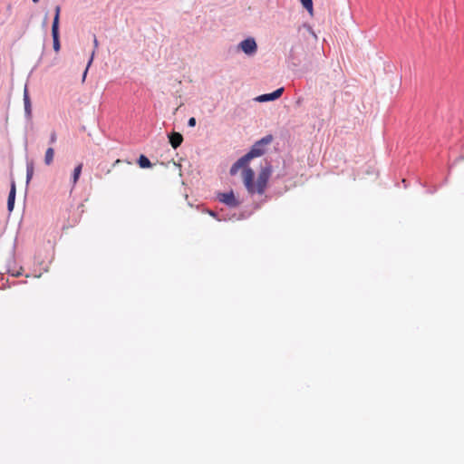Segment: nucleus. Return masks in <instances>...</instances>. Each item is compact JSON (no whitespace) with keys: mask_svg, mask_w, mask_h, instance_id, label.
Wrapping results in <instances>:
<instances>
[{"mask_svg":"<svg viewBox=\"0 0 464 464\" xmlns=\"http://www.w3.org/2000/svg\"><path fill=\"white\" fill-rule=\"evenodd\" d=\"M271 175V168L266 167L261 169L258 174L257 181L254 183V176L255 173L251 169H244L242 177L243 183L245 188H246L247 192L250 194L258 193L263 194L265 192L266 182L269 180Z\"/></svg>","mask_w":464,"mask_h":464,"instance_id":"nucleus-1","label":"nucleus"},{"mask_svg":"<svg viewBox=\"0 0 464 464\" xmlns=\"http://www.w3.org/2000/svg\"><path fill=\"white\" fill-rule=\"evenodd\" d=\"M248 163L247 160L244 159H239L237 160V162L233 163L231 169H230V174L236 175L238 171V169L244 168Z\"/></svg>","mask_w":464,"mask_h":464,"instance_id":"nucleus-10","label":"nucleus"},{"mask_svg":"<svg viewBox=\"0 0 464 464\" xmlns=\"http://www.w3.org/2000/svg\"><path fill=\"white\" fill-rule=\"evenodd\" d=\"M56 141V134L54 131L51 132L50 135V143L53 144Z\"/></svg>","mask_w":464,"mask_h":464,"instance_id":"nucleus-17","label":"nucleus"},{"mask_svg":"<svg viewBox=\"0 0 464 464\" xmlns=\"http://www.w3.org/2000/svg\"><path fill=\"white\" fill-rule=\"evenodd\" d=\"M284 92L283 88H279L276 91L269 93V94H261L258 97H256L255 100L258 102H266L269 101H276L279 99Z\"/></svg>","mask_w":464,"mask_h":464,"instance_id":"nucleus-6","label":"nucleus"},{"mask_svg":"<svg viewBox=\"0 0 464 464\" xmlns=\"http://www.w3.org/2000/svg\"><path fill=\"white\" fill-rule=\"evenodd\" d=\"M87 71H88V67L86 68L85 72H83V78H85V77H86V75H87Z\"/></svg>","mask_w":464,"mask_h":464,"instance_id":"nucleus-20","label":"nucleus"},{"mask_svg":"<svg viewBox=\"0 0 464 464\" xmlns=\"http://www.w3.org/2000/svg\"><path fill=\"white\" fill-rule=\"evenodd\" d=\"M196 124H197V121L195 120V118L188 119V127L194 128Z\"/></svg>","mask_w":464,"mask_h":464,"instance_id":"nucleus-16","label":"nucleus"},{"mask_svg":"<svg viewBox=\"0 0 464 464\" xmlns=\"http://www.w3.org/2000/svg\"><path fill=\"white\" fill-rule=\"evenodd\" d=\"M23 100H24V110L27 116H31L32 113V104L31 99H29L27 89L24 90V95H23Z\"/></svg>","mask_w":464,"mask_h":464,"instance_id":"nucleus-11","label":"nucleus"},{"mask_svg":"<svg viewBox=\"0 0 464 464\" xmlns=\"http://www.w3.org/2000/svg\"><path fill=\"white\" fill-rule=\"evenodd\" d=\"M15 201V183L14 181L11 182L9 196H8V211H12L14 208Z\"/></svg>","mask_w":464,"mask_h":464,"instance_id":"nucleus-8","label":"nucleus"},{"mask_svg":"<svg viewBox=\"0 0 464 464\" xmlns=\"http://www.w3.org/2000/svg\"><path fill=\"white\" fill-rule=\"evenodd\" d=\"M33 173H34V168H33V165L30 164V165H27V170H26V178H27V181L30 180L33 177Z\"/></svg>","mask_w":464,"mask_h":464,"instance_id":"nucleus-15","label":"nucleus"},{"mask_svg":"<svg viewBox=\"0 0 464 464\" xmlns=\"http://www.w3.org/2000/svg\"><path fill=\"white\" fill-rule=\"evenodd\" d=\"M92 63V57H91V60L88 62V66Z\"/></svg>","mask_w":464,"mask_h":464,"instance_id":"nucleus-21","label":"nucleus"},{"mask_svg":"<svg viewBox=\"0 0 464 464\" xmlns=\"http://www.w3.org/2000/svg\"><path fill=\"white\" fill-rule=\"evenodd\" d=\"M82 170V163L77 164L74 170H72V188H74L76 183L78 182L79 178L81 177Z\"/></svg>","mask_w":464,"mask_h":464,"instance_id":"nucleus-9","label":"nucleus"},{"mask_svg":"<svg viewBox=\"0 0 464 464\" xmlns=\"http://www.w3.org/2000/svg\"><path fill=\"white\" fill-rule=\"evenodd\" d=\"M93 42H94V43H93V44L97 46V44H98L97 38H94V41H93Z\"/></svg>","mask_w":464,"mask_h":464,"instance_id":"nucleus-19","label":"nucleus"},{"mask_svg":"<svg viewBox=\"0 0 464 464\" xmlns=\"http://www.w3.org/2000/svg\"><path fill=\"white\" fill-rule=\"evenodd\" d=\"M209 215H211V216L215 217V213H214L213 211H210V212H209Z\"/></svg>","mask_w":464,"mask_h":464,"instance_id":"nucleus-22","label":"nucleus"},{"mask_svg":"<svg viewBox=\"0 0 464 464\" xmlns=\"http://www.w3.org/2000/svg\"><path fill=\"white\" fill-rule=\"evenodd\" d=\"M60 5L55 6V14L53 22V27H51V34H53V49L55 52L60 50V40H59V21H60Z\"/></svg>","mask_w":464,"mask_h":464,"instance_id":"nucleus-3","label":"nucleus"},{"mask_svg":"<svg viewBox=\"0 0 464 464\" xmlns=\"http://www.w3.org/2000/svg\"><path fill=\"white\" fill-rule=\"evenodd\" d=\"M121 163V160H115V162L113 163V167L117 166L118 164Z\"/></svg>","mask_w":464,"mask_h":464,"instance_id":"nucleus-18","label":"nucleus"},{"mask_svg":"<svg viewBox=\"0 0 464 464\" xmlns=\"http://www.w3.org/2000/svg\"><path fill=\"white\" fill-rule=\"evenodd\" d=\"M219 202L224 203L229 207H237L239 205V202L237 200L236 196H234L233 191L219 193L218 194Z\"/></svg>","mask_w":464,"mask_h":464,"instance_id":"nucleus-5","label":"nucleus"},{"mask_svg":"<svg viewBox=\"0 0 464 464\" xmlns=\"http://www.w3.org/2000/svg\"><path fill=\"white\" fill-rule=\"evenodd\" d=\"M301 3L303 5V6L305 7L307 11H309V13L313 12V9H314L313 0H301Z\"/></svg>","mask_w":464,"mask_h":464,"instance_id":"nucleus-14","label":"nucleus"},{"mask_svg":"<svg viewBox=\"0 0 464 464\" xmlns=\"http://www.w3.org/2000/svg\"><path fill=\"white\" fill-rule=\"evenodd\" d=\"M53 157L54 150L53 148H48L44 153V164L48 166L51 165L53 162Z\"/></svg>","mask_w":464,"mask_h":464,"instance_id":"nucleus-12","label":"nucleus"},{"mask_svg":"<svg viewBox=\"0 0 464 464\" xmlns=\"http://www.w3.org/2000/svg\"><path fill=\"white\" fill-rule=\"evenodd\" d=\"M138 164L141 169H149L151 166L150 160L143 154L140 155L138 159Z\"/></svg>","mask_w":464,"mask_h":464,"instance_id":"nucleus-13","label":"nucleus"},{"mask_svg":"<svg viewBox=\"0 0 464 464\" xmlns=\"http://www.w3.org/2000/svg\"><path fill=\"white\" fill-rule=\"evenodd\" d=\"M272 141V136L268 135L264 137L263 139L255 142L252 146V149L249 150L247 154L242 157V159L249 161L254 158H257L265 154V147L270 144Z\"/></svg>","mask_w":464,"mask_h":464,"instance_id":"nucleus-2","label":"nucleus"},{"mask_svg":"<svg viewBox=\"0 0 464 464\" xmlns=\"http://www.w3.org/2000/svg\"><path fill=\"white\" fill-rule=\"evenodd\" d=\"M182 141H183V138L180 133L175 131L169 135V142H170V145L172 146V148H174V149L179 148L181 145Z\"/></svg>","mask_w":464,"mask_h":464,"instance_id":"nucleus-7","label":"nucleus"},{"mask_svg":"<svg viewBox=\"0 0 464 464\" xmlns=\"http://www.w3.org/2000/svg\"><path fill=\"white\" fill-rule=\"evenodd\" d=\"M32 1H33V3H38L39 2V0H32Z\"/></svg>","mask_w":464,"mask_h":464,"instance_id":"nucleus-23","label":"nucleus"},{"mask_svg":"<svg viewBox=\"0 0 464 464\" xmlns=\"http://www.w3.org/2000/svg\"><path fill=\"white\" fill-rule=\"evenodd\" d=\"M238 48H240L243 53L246 54H253L256 51V44L254 38H246L238 44Z\"/></svg>","mask_w":464,"mask_h":464,"instance_id":"nucleus-4","label":"nucleus"}]
</instances>
